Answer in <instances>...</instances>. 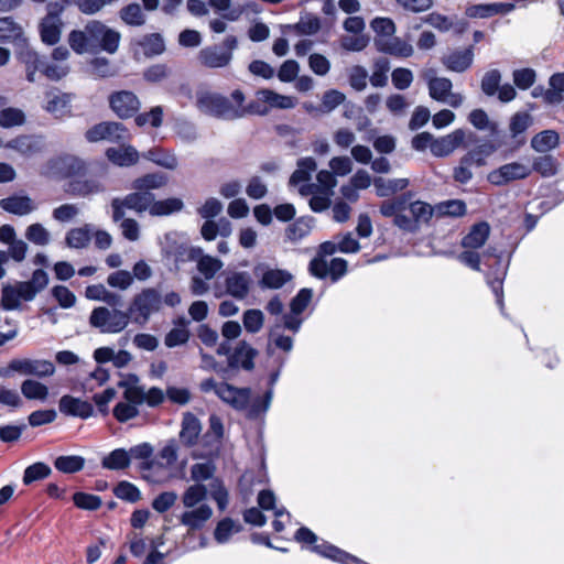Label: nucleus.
<instances>
[{"label":"nucleus","instance_id":"obj_1","mask_svg":"<svg viewBox=\"0 0 564 564\" xmlns=\"http://www.w3.org/2000/svg\"><path fill=\"white\" fill-rule=\"evenodd\" d=\"M215 466L210 462L196 463L191 467V478L196 484L188 486L182 494L184 511L180 514V523L188 532L199 531L213 518V508L206 502L208 489L202 481L214 476Z\"/></svg>","mask_w":564,"mask_h":564},{"label":"nucleus","instance_id":"obj_2","mask_svg":"<svg viewBox=\"0 0 564 564\" xmlns=\"http://www.w3.org/2000/svg\"><path fill=\"white\" fill-rule=\"evenodd\" d=\"M199 388L204 393L214 392L224 403L237 411L248 410V416L251 419L265 413L273 398V391L269 390L263 398L251 402V390L249 388H238L227 382H217L213 378L203 380Z\"/></svg>","mask_w":564,"mask_h":564},{"label":"nucleus","instance_id":"obj_3","mask_svg":"<svg viewBox=\"0 0 564 564\" xmlns=\"http://www.w3.org/2000/svg\"><path fill=\"white\" fill-rule=\"evenodd\" d=\"M119 42V32L96 20L88 22L84 30H74L68 35L70 47L78 54L96 52L99 48L113 54Z\"/></svg>","mask_w":564,"mask_h":564},{"label":"nucleus","instance_id":"obj_4","mask_svg":"<svg viewBox=\"0 0 564 564\" xmlns=\"http://www.w3.org/2000/svg\"><path fill=\"white\" fill-rule=\"evenodd\" d=\"M112 220L118 223L124 216V208L137 213L149 212L152 216H167L180 212L183 202L180 198H167L155 200L150 192L138 191L127 195L124 198H115L111 202Z\"/></svg>","mask_w":564,"mask_h":564},{"label":"nucleus","instance_id":"obj_5","mask_svg":"<svg viewBox=\"0 0 564 564\" xmlns=\"http://www.w3.org/2000/svg\"><path fill=\"white\" fill-rule=\"evenodd\" d=\"M245 101L246 97L239 89L234 90L229 98L209 90H200L196 95L199 111L225 120L245 117L247 115Z\"/></svg>","mask_w":564,"mask_h":564},{"label":"nucleus","instance_id":"obj_6","mask_svg":"<svg viewBox=\"0 0 564 564\" xmlns=\"http://www.w3.org/2000/svg\"><path fill=\"white\" fill-rule=\"evenodd\" d=\"M253 285V279L247 271L227 270L213 285L214 295L223 297L231 296L236 300H245Z\"/></svg>","mask_w":564,"mask_h":564},{"label":"nucleus","instance_id":"obj_7","mask_svg":"<svg viewBox=\"0 0 564 564\" xmlns=\"http://www.w3.org/2000/svg\"><path fill=\"white\" fill-rule=\"evenodd\" d=\"M161 307L162 296L160 292L153 288H147L133 296L127 313L130 314V322L144 326Z\"/></svg>","mask_w":564,"mask_h":564},{"label":"nucleus","instance_id":"obj_8","mask_svg":"<svg viewBox=\"0 0 564 564\" xmlns=\"http://www.w3.org/2000/svg\"><path fill=\"white\" fill-rule=\"evenodd\" d=\"M89 324L102 334H119L130 324L127 311L99 306L91 311Z\"/></svg>","mask_w":564,"mask_h":564},{"label":"nucleus","instance_id":"obj_9","mask_svg":"<svg viewBox=\"0 0 564 564\" xmlns=\"http://www.w3.org/2000/svg\"><path fill=\"white\" fill-rule=\"evenodd\" d=\"M297 99L263 88L256 93V99L246 106L247 115L265 116L271 109H292Z\"/></svg>","mask_w":564,"mask_h":564},{"label":"nucleus","instance_id":"obj_10","mask_svg":"<svg viewBox=\"0 0 564 564\" xmlns=\"http://www.w3.org/2000/svg\"><path fill=\"white\" fill-rule=\"evenodd\" d=\"M13 372L23 376H35L39 378L51 377L55 372V366L50 360L17 358L12 359L7 368L0 369V376L8 378Z\"/></svg>","mask_w":564,"mask_h":564},{"label":"nucleus","instance_id":"obj_11","mask_svg":"<svg viewBox=\"0 0 564 564\" xmlns=\"http://www.w3.org/2000/svg\"><path fill=\"white\" fill-rule=\"evenodd\" d=\"M119 387L123 388L122 400L116 404L112 410L113 416L121 423L132 420L139 415V406L142 405L141 387L120 382Z\"/></svg>","mask_w":564,"mask_h":564},{"label":"nucleus","instance_id":"obj_12","mask_svg":"<svg viewBox=\"0 0 564 564\" xmlns=\"http://www.w3.org/2000/svg\"><path fill=\"white\" fill-rule=\"evenodd\" d=\"M431 98L451 107L457 108L463 104L464 97L458 93H453L452 82L446 77H436L430 70L425 74Z\"/></svg>","mask_w":564,"mask_h":564},{"label":"nucleus","instance_id":"obj_13","mask_svg":"<svg viewBox=\"0 0 564 564\" xmlns=\"http://www.w3.org/2000/svg\"><path fill=\"white\" fill-rule=\"evenodd\" d=\"M531 172L532 169L529 164L510 162L490 171L487 175V181L495 186H503L511 182L527 178Z\"/></svg>","mask_w":564,"mask_h":564},{"label":"nucleus","instance_id":"obj_14","mask_svg":"<svg viewBox=\"0 0 564 564\" xmlns=\"http://www.w3.org/2000/svg\"><path fill=\"white\" fill-rule=\"evenodd\" d=\"M501 73L498 69L487 70L480 83L482 93L488 96H497L501 102H510L517 97V90L511 84L500 85Z\"/></svg>","mask_w":564,"mask_h":564},{"label":"nucleus","instance_id":"obj_15","mask_svg":"<svg viewBox=\"0 0 564 564\" xmlns=\"http://www.w3.org/2000/svg\"><path fill=\"white\" fill-rule=\"evenodd\" d=\"M32 300H34L33 290L28 284H23V282H15L3 285L0 304L6 311H15L21 307L22 302H30Z\"/></svg>","mask_w":564,"mask_h":564},{"label":"nucleus","instance_id":"obj_16","mask_svg":"<svg viewBox=\"0 0 564 564\" xmlns=\"http://www.w3.org/2000/svg\"><path fill=\"white\" fill-rule=\"evenodd\" d=\"M85 135L89 142H120L128 138V131L120 122L105 121L88 129Z\"/></svg>","mask_w":564,"mask_h":564},{"label":"nucleus","instance_id":"obj_17","mask_svg":"<svg viewBox=\"0 0 564 564\" xmlns=\"http://www.w3.org/2000/svg\"><path fill=\"white\" fill-rule=\"evenodd\" d=\"M83 162L73 155H59L51 159L44 166V174L52 177L65 178L78 173Z\"/></svg>","mask_w":564,"mask_h":564},{"label":"nucleus","instance_id":"obj_18","mask_svg":"<svg viewBox=\"0 0 564 564\" xmlns=\"http://www.w3.org/2000/svg\"><path fill=\"white\" fill-rule=\"evenodd\" d=\"M109 104L112 111L122 119L132 117L140 108L137 95L129 90L113 93Z\"/></svg>","mask_w":564,"mask_h":564},{"label":"nucleus","instance_id":"obj_19","mask_svg":"<svg viewBox=\"0 0 564 564\" xmlns=\"http://www.w3.org/2000/svg\"><path fill=\"white\" fill-rule=\"evenodd\" d=\"M23 158H32L44 150V141L41 137L21 134L3 144Z\"/></svg>","mask_w":564,"mask_h":564},{"label":"nucleus","instance_id":"obj_20","mask_svg":"<svg viewBox=\"0 0 564 564\" xmlns=\"http://www.w3.org/2000/svg\"><path fill=\"white\" fill-rule=\"evenodd\" d=\"M256 270L261 272L259 285L262 289H281L293 278L288 270L270 268L268 265H258Z\"/></svg>","mask_w":564,"mask_h":564},{"label":"nucleus","instance_id":"obj_21","mask_svg":"<svg viewBox=\"0 0 564 564\" xmlns=\"http://www.w3.org/2000/svg\"><path fill=\"white\" fill-rule=\"evenodd\" d=\"M466 132L463 129H456L453 132L437 138L432 145V154L437 158H444L452 154L465 141Z\"/></svg>","mask_w":564,"mask_h":564},{"label":"nucleus","instance_id":"obj_22","mask_svg":"<svg viewBox=\"0 0 564 564\" xmlns=\"http://www.w3.org/2000/svg\"><path fill=\"white\" fill-rule=\"evenodd\" d=\"M24 30L12 17L0 18V43H10L17 48L25 46Z\"/></svg>","mask_w":564,"mask_h":564},{"label":"nucleus","instance_id":"obj_23","mask_svg":"<svg viewBox=\"0 0 564 564\" xmlns=\"http://www.w3.org/2000/svg\"><path fill=\"white\" fill-rule=\"evenodd\" d=\"M0 207L13 215L25 216L37 209V204L26 195H12L0 200Z\"/></svg>","mask_w":564,"mask_h":564},{"label":"nucleus","instance_id":"obj_24","mask_svg":"<svg viewBox=\"0 0 564 564\" xmlns=\"http://www.w3.org/2000/svg\"><path fill=\"white\" fill-rule=\"evenodd\" d=\"M17 50L18 59L25 66L26 79L30 83H34L36 72L41 70L43 73L44 62L40 55L29 46L28 41L25 42V46H19Z\"/></svg>","mask_w":564,"mask_h":564},{"label":"nucleus","instance_id":"obj_25","mask_svg":"<svg viewBox=\"0 0 564 564\" xmlns=\"http://www.w3.org/2000/svg\"><path fill=\"white\" fill-rule=\"evenodd\" d=\"M59 411L66 415L80 419H88L94 414V408L88 401L72 395H63L61 398Z\"/></svg>","mask_w":564,"mask_h":564},{"label":"nucleus","instance_id":"obj_26","mask_svg":"<svg viewBox=\"0 0 564 564\" xmlns=\"http://www.w3.org/2000/svg\"><path fill=\"white\" fill-rule=\"evenodd\" d=\"M198 58L200 63L210 68H221L232 59V53L226 52L219 46H208L200 50Z\"/></svg>","mask_w":564,"mask_h":564},{"label":"nucleus","instance_id":"obj_27","mask_svg":"<svg viewBox=\"0 0 564 564\" xmlns=\"http://www.w3.org/2000/svg\"><path fill=\"white\" fill-rule=\"evenodd\" d=\"M303 196L311 195L310 207L316 213L326 210L330 205L332 193L327 191H319L316 184H304L299 188Z\"/></svg>","mask_w":564,"mask_h":564},{"label":"nucleus","instance_id":"obj_28","mask_svg":"<svg viewBox=\"0 0 564 564\" xmlns=\"http://www.w3.org/2000/svg\"><path fill=\"white\" fill-rule=\"evenodd\" d=\"M490 235V226L486 221H480L471 226L469 231L462 239L464 249L481 248Z\"/></svg>","mask_w":564,"mask_h":564},{"label":"nucleus","instance_id":"obj_29","mask_svg":"<svg viewBox=\"0 0 564 564\" xmlns=\"http://www.w3.org/2000/svg\"><path fill=\"white\" fill-rule=\"evenodd\" d=\"M376 46L380 52L398 56L410 57L413 52V45L401 37L392 36L388 41H376Z\"/></svg>","mask_w":564,"mask_h":564},{"label":"nucleus","instance_id":"obj_30","mask_svg":"<svg viewBox=\"0 0 564 564\" xmlns=\"http://www.w3.org/2000/svg\"><path fill=\"white\" fill-rule=\"evenodd\" d=\"M514 8L511 3H480L466 8V15L469 18H490L499 13H508Z\"/></svg>","mask_w":564,"mask_h":564},{"label":"nucleus","instance_id":"obj_31","mask_svg":"<svg viewBox=\"0 0 564 564\" xmlns=\"http://www.w3.org/2000/svg\"><path fill=\"white\" fill-rule=\"evenodd\" d=\"M108 160L118 166H131L139 161L140 154L132 145L109 148L106 151Z\"/></svg>","mask_w":564,"mask_h":564},{"label":"nucleus","instance_id":"obj_32","mask_svg":"<svg viewBox=\"0 0 564 564\" xmlns=\"http://www.w3.org/2000/svg\"><path fill=\"white\" fill-rule=\"evenodd\" d=\"M94 226L85 224L82 227L72 228L66 232L65 243L70 249H84L89 246Z\"/></svg>","mask_w":564,"mask_h":564},{"label":"nucleus","instance_id":"obj_33","mask_svg":"<svg viewBox=\"0 0 564 564\" xmlns=\"http://www.w3.org/2000/svg\"><path fill=\"white\" fill-rule=\"evenodd\" d=\"M202 432L199 420L192 413L187 412L183 416L180 438L183 444L192 446L196 443Z\"/></svg>","mask_w":564,"mask_h":564},{"label":"nucleus","instance_id":"obj_34","mask_svg":"<svg viewBox=\"0 0 564 564\" xmlns=\"http://www.w3.org/2000/svg\"><path fill=\"white\" fill-rule=\"evenodd\" d=\"M70 96L58 91L46 94L45 110L55 117H64L70 111Z\"/></svg>","mask_w":564,"mask_h":564},{"label":"nucleus","instance_id":"obj_35","mask_svg":"<svg viewBox=\"0 0 564 564\" xmlns=\"http://www.w3.org/2000/svg\"><path fill=\"white\" fill-rule=\"evenodd\" d=\"M474 53L471 48L455 51L443 58L444 65L453 72L462 73L468 69L473 63Z\"/></svg>","mask_w":564,"mask_h":564},{"label":"nucleus","instance_id":"obj_36","mask_svg":"<svg viewBox=\"0 0 564 564\" xmlns=\"http://www.w3.org/2000/svg\"><path fill=\"white\" fill-rule=\"evenodd\" d=\"M257 351L247 343L241 341L236 347L232 355L229 357V365L231 367H242L246 370H251L253 368V358L256 357Z\"/></svg>","mask_w":564,"mask_h":564},{"label":"nucleus","instance_id":"obj_37","mask_svg":"<svg viewBox=\"0 0 564 564\" xmlns=\"http://www.w3.org/2000/svg\"><path fill=\"white\" fill-rule=\"evenodd\" d=\"M62 20L53 17H45L40 24L41 40L47 45L56 44L61 39Z\"/></svg>","mask_w":564,"mask_h":564},{"label":"nucleus","instance_id":"obj_38","mask_svg":"<svg viewBox=\"0 0 564 564\" xmlns=\"http://www.w3.org/2000/svg\"><path fill=\"white\" fill-rule=\"evenodd\" d=\"M373 185L379 197H388L406 188L409 180L376 177L373 180Z\"/></svg>","mask_w":564,"mask_h":564},{"label":"nucleus","instance_id":"obj_39","mask_svg":"<svg viewBox=\"0 0 564 564\" xmlns=\"http://www.w3.org/2000/svg\"><path fill=\"white\" fill-rule=\"evenodd\" d=\"M497 148L490 141H484L477 147L470 149L464 158L475 167H481L487 164V159L496 152Z\"/></svg>","mask_w":564,"mask_h":564},{"label":"nucleus","instance_id":"obj_40","mask_svg":"<svg viewBox=\"0 0 564 564\" xmlns=\"http://www.w3.org/2000/svg\"><path fill=\"white\" fill-rule=\"evenodd\" d=\"M317 169V164L313 158H304L297 162V169L293 172L290 184L293 186H299V188L304 184H310L311 174L315 172Z\"/></svg>","mask_w":564,"mask_h":564},{"label":"nucleus","instance_id":"obj_41","mask_svg":"<svg viewBox=\"0 0 564 564\" xmlns=\"http://www.w3.org/2000/svg\"><path fill=\"white\" fill-rule=\"evenodd\" d=\"M143 158L167 170H175L178 165L176 155L163 149H151L143 153Z\"/></svg>","mask_w":564,"mask_h":564},{"label":"nucleus","instance_id":"obj_42","mask_svg":"<svg viewBox=\"0 0 564 564\" xmlns=\"http://www.w3.org/2000/svg\"><path fill=\"white\" fill-rule=\"evenodd\" d=\"M533 123V118L530 113L528 112H516L511 119H510V123H509V130H510V133H511V137L513 139H518V141L520 143H523L524 142V138H520L525 131L527 129H529L531 127V124Z\"/></svg>","mask_w":564,"mask_h":564},{"label":"nucleus","instance_id":"obj_43","mask_svg":"<svg viewBox=\"0 0 564 564\" xmlns=\"http://www.w3.org/2000/svg\"><path fill=\"white\" fill-rule=\"evenodd\" d=\"M313 227V219L301 217L288 226L285 237L291 242H297L310 235Z\"/></svg>","mask_w":564,"mask_h":564},{"label":"nucleus","instance_id":"obj_44","mask_svg":"<svg viewBox=\"0 0 564 564\" xmlns=\"http://www.w3.org/2000/svg\"><path fill=\"white\" fill-rule=\"evenodd\" d=\"M558 144V134L554 130H544L531 140V147L538 152H547Z\"/></svg>","mask_w":564,"mask_h":564},{"label":"nucleus","instance_id":"obj_45","mask_svg":"<svg viewBox=\"0 0 564 564\" xmlns=\"http://www.w3.org/2000/svg\"><path fill=\"white\" fill-rule=\"evenodd\" d=\"M224 267V262L215 257L202 254L197 259V270L205 278L212 280Z\"/></svg>","mask_w":564,"mask_h":564},{"label":"nucleus","instance_id":"obj_46","mask_svg":"<svg viewBox=\"0 0 564 564\" xmlns=\"http://www.w3.org/2000/svg\"><path fill=\"white\" fill-rule=\"evenodd\" d=\"M101 465L106 469L120 470L129 467V453L123 448H117L102 458Z\"/></svg>","mask_w":564,"mask_h":564},{"label":"nucleus","instance_id":"obj_47","mask_svg":"<svg viewBox=\"0 0 564 564\" xmlns=\"http://www.w3.org/2000/svg\"><path fill=\"white\" fill-rule=\"evenodd\" d=\"M241 530L240 524L231 520L230 518H225L220 520L214 531V538L219 544L227 543L230 538L238 533Z\"/></svg>","mask_w":564,"mask_h":564},{"label":"nucleus","instance_id":"obj_48","mask_svg":"<svg viewBox=\"0 0 564 564\" xmlns=\"http://www.w3.org/2000/svg\"><path fill=\"white\" fill-rule=\"evenodd\" d=\"M22 394L29 400L45 401L48 397V388L40 381L26 379L21 384Z\"/></svg>","mask_w":564,"mask_h":564},{"label":"nucleus","instance_id":"obj_49","mask_svg":"<svg viewBox=\"0 0 564 564\" xmlns=\"http://www.w3.org/2000/svg\"><path fill=\"white\" fill-rule=\"evenodd\" d=\"M101 183L95 178L78 180L69 185V192L77 196H88L102 192Z\"/></svg>","mask_w":564,"mask_h":564},{"label":"nucleus","instance_id":"obj_50","mask_svg":"<svg viewBox=\"0 0 564 564\" xmlns=\"http://www.w3.org/2000/svg\"><path fill=\"white\" fill-rule=\"evenodd\" d=\"M189 338V330L184 321H180L175 326L165 335L164 344L169 348L181 346L187 343Z\"/></svg>","mask_w":564,"mask_h":564},{"label":"nucleus","instance_id":"obj_51","mask_svg":"<svg viewBox=\"0 0 564 564\" xmlns=\"http://www.w3.org/2000/svg\"><path fill=\"white\" fill-rule=\"evenodd\" d=\"M371 29L376 33V41H388L395 33L394 22L389 18H376L370 23Z\"/></svg>","mask_w":564,"mask_h":564},{"label":"nucleus","instance_id":"obj_52","mask_svg":"<svg viewBox=\"0 0 564 564\" xmlns=\"http://www.w3.org/2000/svg\"><path fill=\"white\" fill-rule=\"evenodd\" d=\"M166 184V176L161 173L147 174L133 181L132 187L137 191L149 192Z\"/></svg>","mask_w":564,"mask_h":564},{"label":"nucleus","instance_id":"obj_53","mask_svg":"<svg viewBox=\"0 0 564 564\" xmlns=\"http://www.w3.org/2000/svg\"><path fill=\"white\" fill-rule=\"evenodd\" d=\"M80 215V208L76 204H62L55 207L52 212V217L55 221L66 224L75 220Z\"/></svg>","mask_w":564,"mask_h":564},{"label":"nucleus","instance_id":"obj_54","mask_svg":"<svg viewBox=\"0 0 564 564\" xmlns=\"http://www.w3.org/2000/svg\"><path fill=\"white\" fill-rule=\"evenodd\" d=\"M25 238L36 246H46L51 241V234L42 224L35 223L25 229Z\"/></svg>","mask_w":564,"mask_h":564},{"label":"nucleus","instance_id":"obj_55","mask_svg":"<svg viewBox=\"0 0 564 564\" xmlns=\"http://www.w3.org/2000/svg\"><path fill=\"white\" fill-rule=\"evenodd\" d=\"M25 122V115L19 108H4L0 111V126L2 128H13L22 126Z\"/></svg>","mask_w":564,"mask_h":564},{"label":"nucleus","instance_id":"obj_56","mask_svg":"<svg viewBox=\"0 0 564 564\" xmlns=\"http://www.w3.org/2000/svg\"><path fill=\"white\" fill-rule=\"evenodd\" d=\"M120 18L129 25H142L145 23V15L138 3H130L120 10Z\"/></svg>","mask_w":564,"mask_h":564},{"label":"nucleus","instance_id":"obj_57","mask_svg":"<svg viewBox=\"0 0 564 564\" xmlns=\"http://www.w3.org/2000/svg\"><path fill=\"white\" fill-rule=\"evenodd\" d=\"M215 11L220 12L223 18L228 21H237L242 15V9L231 8V0H208Z\"/></svg>","mask_w":564,"mask_h":564},{"label":"nucleus","instance_id":"obj_58","mask_svg":"<svg viewBox=\"0 0 564 564\" xmlns=\"http://www.w3.org/2000/svg\"><path fill=\"white\" fill-rule=\"evenodd\" d=\"M85 460L80 456H59L55 459V468L63 473H76L83 469Z\"/></svg>","mask_w":564,"mask_h":564},{"label":"nucleus","instance_id":"obj_59","mask_svg":"<svg viewBox=\"0 0 564 564\" xmlns=\"http://www.w3.org/2000/svg\"><path fill=\"white\" fill-rule=\"evenodd\" d=\"M291 28L301 35H313L321 29V22L317 17L306 14L301 17L300 21Z\"/></svg>","mask_w":564,"mask_h":564},{"label":"nucleus","instance_id":"obj_60","mask_svg":"<svg viewBox=\"0 0 564 564\" xmlns=\"http://www.w3.org/2000/svg\"><path fill=\"white\" fill-rule=\"evenodd\" d=\"M264 315L260 310H247L242 316V323L247 332L256 334L263 326Z\"/></svg>","mask_w":564,"mask_h":564},{"label":"nucleus","instance_id":"obj_61","mask_svg":"<svg viewBox=\"0 0 564 564\" xmlns=\"http://www.w3.org/2000/svg\"><path fill=\"white\" fill-rule=\"evenodd\" d=\"M410 212L416 226L427 223L433 216V208L430 204L416 200L410 205Z\"/></svg>","mask_w":564,"mask_h":564},{"label":"nucleus","instance_id":"obj_62","mask_svg":"<svg viewBox=\"0 0 564 564\" xmlns=\"http://www.w3.org/2000/svg\"><path fill=\"white\" fill-rule=\"evenodd\" d=\"M51 474V468L44 463H35L29 466L23 475V482L30 485L36 480L46 478Z\"/></svg>","mask_w":564,"mask_h":564},{"label":"nucleus","instance_id":"obj_63","mask_svg":"<svg viewBox=\"0 0 564 564\" xmlns=\"http://www.w3.org/2000/svg\"><path fill=\"white\" fill-rule=\"evenodd\" d=\"M140 45L143 47L144 54L152 56L161 54L165 46L164 41L160 34H150L145 36Z\"/></svg>","mask_w":564,"mask_h":564},{"label":"nucleus","instance_id":"obj_64","mask_svg":"<svg viewBox=\"0 0 564 564\" xmlns=\"http://www.w3.org/2000/svg\"><path fill=\"white\" fill-rule=\"evenodd\" d=\"M514 85L522 90L530 88L534 82L536 74L532 68L516 69L512 74Z\"/></svg>","mask_w":564,"mask_h":564}]
</instances>
